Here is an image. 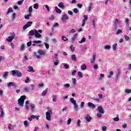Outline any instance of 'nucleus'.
Here are the masks:
<instances>
[{
    "label": "nucleus",
    "instance_id": "61",
    "mask_svg": "<svg viewBox=\"0 0 131 131\" xmlns=\"http://www.w3.org/2000/svg\"><path fill=\"white\" fill-rule=\"evenodd\" d=\"M104 49H105V50H110V49H111V47H110L109 46H105L104 47Z\"/></svg>",
    "mask_w": 131,
    "mask_h": 131
},
{
    "label": "nucleus",
    "instance_id": "31",
    "mask_svg": "<svg viewBox=\"0 0 131 131\" xmlns=\"http://www.w3.org/2000/svg\"><path fill=\"white\" fill-rule=\"evenodd\" d=\"M11 12H14V11L13 10V8H12V7H10L8 9L7 14H10V13H11Z\"/></svg>",
    "mask_w": 131,
    "mask_h": 131
},
{
    "label": "nucleus",
    "instance_id": "40",
    "mask_svg": "<svg viewBox=\"0 0 131 131\" xmlns=\"http://www.w3.org/2000/svg\"><path fill=\"white\" fill-rule=\"evenodd\" d=\"M74 106L75 111H78V104L76 103V104L74 105Z\"/></svg>",
    "mask_w": 131,
    "mask_h": 131
},
{
    "label": "nucleus",
    "instance_id": "60",
    "mask_svg": "<svg viewBox=\"0 0 131 131\" xmlns=\"http://www.w3.org/2000/svg\"><path fill=\"white\" fill-rule=\"evenodd\" d=\"M29 81H30V80H29V77H27V79L25 80V82L26 83H28V82H29Z\"/></svg>",
    "mask_w": 131,
    "mask_h": 131
},
{
    "label": "nucleus",
    "instance_id": "24",
    "mask_svg": "<svg viewBox=\"0 0 131 131\" xmlns=\"http://www.w3.org/2000/svg\"><path fill=\"white\" fill-rule=\"evenodd\" d=\"M23 91L24 93H29V87L26 86L24 89Z\"/></svg>",
    "mask_w": 131,
    "mask_h": 131
},
{
    "label": "nucleus",
    "instance_id": "27",
    "mask_svg": "<svg viewBox=\"0 0 131 131\" xmlns=\"http://www.w3.org/2000/svg\"><path fill=\"white\" fill-rule=\"evenodd\" d=\"M35 30H31L29 31V34H30V35H31V36H32V35H34V34H35Z\"/></svg>",
    "mask_w": 131,
    "mask_h": 131
},
{
    "label": "nucleus",
    "instance_id": "3",
    "mask_svg": "<svg viewBox=\"0 0 131 131\" xmlns=\"http://www.w3.org/2000/svg\"><path fill=\"white\" fill-rule=\"evenodd\" d=\"M40 33H42V30H35L34 36H35V38H41V37H42V36H41V34H40Z\"/></svg>",
    "mask_w": 131,
    "mask_h": 131
},
{
    "label": "nucleus",
    "instance_id": "44",
    "mask_svg": "<svg viewBox=\"0 0 131 131\" xmlns=\"http://www.w3.org/2000/svg\"><path fill=\"white\" fill-rule=\"evenodd\" d=\"M14 85V83L10 82L7 84V86L10 88V86H13Z\"/></svg>",
    "mask_w": 131,
    "mask_h": 131
},
{
    "label": "nucleus",
    "instance_id": "57",
    "mask_svg": "<svg viewBox=\"0 0 131 131\" xmlns=\"http://www.w3.org/2000/svg\"><path fill=\"white\" fill-rule=\"evenodd\" d=\"M52 100L54 102H56V101H57V98H56V96H55V95L52 96Z\"/></svg>",
    "mask_w": 131,
    "mask_h": 131
},
{
    "label": "nucleus",
    "instance_id": "38",
    "mask_svg": "<svg viewBox=\"0 0 131 131\" xmlns=\"http://www.w3.org/2000/svg\"><path fill=\"white\" fill-rule=\"evenodd\" d=\"M121 73V71H120V70H119L117 72V74H116V78H118V77H119V75H120V73Z\"/></svg>",
    "mask_w": 131,
    "mask_h": 131
},
{
    "label": "nucleus",
    "instance_id": "13",
    "mask_svg": "<svg viewBox=\"0 0 131 131\" xmlns=\"http://www.w3.org/2000/svg\"><path fill=\"white\" fill-rule=\"evenodd\" d=\"M55 12L56 13H57L58 14H61V13H62V10H61V9H59L58 8V7L56 6L55 7Z\"/></svg>",
    "mask_w": 131,
    "mask_h": 131
},
{
    "label": "nucleus",
    "instance_id": "4",
    "mask_svg": "<svg viewBox=\"0 0 131 131\" xmlns=\"http://www.w3.org/2000/svg\"><path fill=\"white\" fill-rule=\"evenodd\" d=\"M11 73L13 76H17V77H21L22 76V73L18 70L11 71Z\"/></svg>",
    "mask_w": 131,
    "mask_h": 131
},
{
    "label": "nucleus",
    "instance_id": "49",
    "mask_svg": "<svg viewBox=\"0 0 131 131\" xmlns=\"http://www.w3.org/2000/svg\"><path fill=\"white\" fill-rule=\"evenodd\" d=\"M124 38L127 40V41H128L129 40V37L126 35H124Z\"/></svg>",
    "mask_w": 131,
    "mask_h": 131
},
{
    "label": "nucleus",
    "instance_id": "30",
    "mask_svg": "<svg viewBox=\"0 0 131 131\" xmlns=\"http://www.w3.org/2000/svg\"><path fill=\"white\" fill-rule=\"evenodd\" d=\"M93 8V4H90L88 7V12L90 13L92 11V8Z\"/></svg>",
    "mask_w": 131,
    "mask_h": 131
},
{
    "label": "nucleus",
    "instance_id": "10",
    "mask_svg": "<svg viewBox=\"0 0 131 131\" xmlns=\"http://www.w3.org/2000/svg\"><path fill=\"white\" fill-rule=\"evenodd\" d=\"M97 111H98V112L101 113L102 114H104V110L103 109V107L101 106H98Z\"/></svg>",
    "mask_w": 131,
    "mask_h": 131
},
{
    "label": "nucleus",
    "instance_id": "23",
    "mask_svg": "<svg viewBox=\"0 0 131 131\" xmlns=\"http://www.w3.org/2000/svg\"><path fill=\"white\" fill-rule=\"evenodd\" d=\"M48 88H47L45 90L43 91V92L42 93V96L43 97H45V96H46V95H47V94H48Z\"/></svg>",
    "mask_w": 131,
    "mask_h": 131
},
{
    "label": "nucleus",
    "instance_id": "28",
    "mask_svg": "<svg viewBox=\"0 0 131 131\" xmlns=\"http://www.w3.org/2000/svg\"><path fill=\"white\" fill-rule=\"evenodd\" d=\"M81 70H85L86 69V65L85 64H83L81 66Z\"/></svg>",
    "mask_w": 131,
    "mask_h": 131
},
{
    "label": "nucleus",
    "instance_id": "26",
    "mask_svg": "<svg viewBox=\"0 0 131 131\" xmlns=\"http://www.w3.org/2000/svg\"><path fill=\"white\" fill-rule=\"evenodd\" d=\"M33 56L34 57H36V58L37 59H40V55L37 54V53H36V52H34L33 53Z\"/></svg>",
    "mask_w": 131,
    "mask_h": 131
},
{
    "label": "nucleus",
    "instance_id": "11",
    "mask_svg": "<svg viewBox=\"0 0 131 131\" xmlns=\"http://www.w3.org/2000/svg\"><path fill=\"white\" fill-rule=\"evenodd\" d=\"M38 53L39 54V55H41V56H42L43 55H46V51L40 49L38 51Z\"/></svg>",
    "mask_w": 131,
    "mask_h": 131
},
{
    "label": "nucleus",
    "instance_id": "16",
    "mask_svg": "<svg viewBox=\"0 0 131 131\" xmlns=\"http://www.w3.org/2000/svg\"><path fill=\"white\" fill-rule=\"evenodd\" d=\"M30 106L31 107V110L32 112H34V108H35V105L33 103H30Z\"/></svg>",
    "mask_w": 131,
    "mask_h": 131
},
{
    "label": "nucleus",
    "instance_id": "63",
    "mask_svg": "<svg viewBox=\"0 0 131 131\" xmlns=\"http://www.w3.org/2000/svg\"><path fill=\"white\" fill-rule=\"evenodd\" d=\"M102 131H106L107 130V127L105 126H103L102 128Z\"/></svg>",
    "mask_w": 131,
    "mask_h": 131
},
{
    "label": "nucleus",
    "instance_id": "39",
    "mask_svg": "<svg viewBox=\"0 0 131 131\" xmlns=\"http://www.w3.org/2000/svg\"><path fill=\"white\" fill-rule=\"evenodd\" d=\"M61 39H62V40H63V41H68V38H67V37L64 36H61Z\"/></svg>",
    "mask_w": 131,
    "mask_h": 131
},
{
    "label": "nucleus",
    "instance_id": "12",
    "mask_svg": "<svg viewBox=\"0 0 131 131\" xmlns=\"http://www.w3.org/2000/svg\"><path fill=\"white\" fill-rule=\"evenodd\" d=\"M85 119L88 122H91V120H92V118L90 117V115H87L86 117L85 118Z\"/></svg>",
    "mask_w": 131,
    "mask_h": 131
},
{
    "label": "nucleus",
    "instance_id": "52",
    "mask_svg": "<svg viewBox=\"0 0 131 131\" xmlns=\"http://www.w3.org/2000/svg\"><path fill=\"white\" fill-rule=\"evenodd\" d=\"M34 9H36V10L38 9V4H37V3L34 4Z\"/></svg>",
    "mask_w": 131,
    "mask_h": 131
},
{
    "label": "nucleus",
    "instance_id": "14",
    "mask_svg": "<svg viewBox=\"0 0 131 131\" xmlns=\"http://www.w3.org/2000/svg\"><path fill=\"white\" fill-rule=\"evenodd\" d=\"M8 75H9V72H4V74L3 75V77L4 78H5V79H7V77H8Z\"/></svg>",
    "mask_w": 131,
    "mask_h": 131
},
{
    "label": "nucleus",
    "instance_id": "62",
    "mask_svg": "<svg viewBox=\"0 0 131 131\" xmlns=\"http://www.w3.org/2000/svg\"><path fill=\"white\" fill-rule=\"evenodd\" d=\"M63 67L64 68V69H69V66H68V64H64L63 65Z\"/></svg>",
    "mask_w": 131,
    "mask_h": 131
},
{
    "label": "nucleus",
    "instance_id": "35",
    "mask_svg": "<svg viewBox=\"0 0 131 131\" xmlns=\"http://www.w3.org/2000/svg\"><path fill=\"white\" fill-rule=\"evenodd\" d=\"M25 50V45L22 44L20 48V51H24Z\"/></svg>",
    "mask_w": 131,
    "mask_h": 131
},
{
    "label": "nucleus",
    "instance_id": "53",
    "mask_svg": "<svg viewBox=\"0 0 131 131\" xmlns=\"http://www.w3.org/2000/svg\"><path fill=\"white\" fill-rule=\"evenodd\" d=\"M120 33H122V30L119 29L117 30L116 34H117V35L119 34Z\"/></svg>",
    "mask_w": 131,
    "mask_h": 131
},
{
    "label": "nucleus",
    "instance_id": "45",
    "mask_svg": "<svg viewBox=\"0 0 131 131\" xmlns=\"http://www.w3.org/2000/svg\"><path fill=\"white\" fill-rule=\"evenodd\" d=\"M125 93L126 94H130L131 93V90L130 89H126L125 90Z\"/></svg>",
    "mask_w": 131,
    "mask_h": 131
},
{
    "label": "nucleus",
    "instance_id": "54",
    "mask_svg": "<svg viewBox=\"0 0 131 131\" xmlns=\"http://www.w3.org/2000/svg\"><path fill=\"white\" fill-rule=\"evenodd\" d=\"M72 119L71 118H69L68 121H67V124L68 125H69L70 124V123H71V121H72Z\"/></svg>",
    "mask_w": 131,
    "mask_h": 131
},
{
    "label": "nucleus",
    "instance_id": "34",
    "mask_svg": "<svg viewBox=\"0 0 131 131\" xmlns=\"http://www.w3.org/2000/svg\"><path fill=\"white\" fill-rule=\"evenodd\" d=\"M114 74V73H113V71H111L109 73V75L107 76L108 78H111V77H112V75H113Z\"/></svg>",
    "mask_w": 131,
    "mask_h": 131
},
{
    "label": "nucleus",
    "instance_id": "33",
    "mask_svg": "<svg viewBox=\"0 0 131 131\" xmlns=\"http://www.w3.org/2000/svg\"><path fill=\"white\" fill-rule=\"evenodd\" d=\"M30 89L31 91H34V89H35V86L33 84H31L30 86Z\"/></svg>",
    "mask_w": 131,
    "mask_h": 131
},
{
    "label": "nucleus",
    "instance_id": "1",
    "mask_svg": "<svg viewBox=\"0 0 131 131\" xmlns=\"http://www.w3.org/2000/svg\"><path fill=\"white\" fill-rule=\"evenodd\" d=\"M26 99V96L25 95H23L20 96V98L18 100V104L20 107H23L24 106V101Z\"/></svg>",
    "mask_w": 131,
    "mask_h": 131
},
{
    "label": "nucleus",
    "instance_id": "15",
    "mask_svg": "<svg viewBox=\"0 0 131 131\" xmlns=\"http://www.w3.org/2000/svg\"><path fill=\"white\" fill-rule=\"evenodd\" d=\"M58 6L59 8H60V9H64L65 8V6H64V3L60 2V3L58 4Z\"/></svg>",
    "mask_w": 131,
    "mask_h": 131
},
{
    "label": "nucleus",
    "instance_id": "59",
    "mask_svg": "<svg viewBox=\"0 0 131 131\" xmlns=\"http://www.w3.org/2000/svg\"><path fill=\"white\" fill-rule=\"evenodd\" d=\"M32 43V42L31 41H30L29 42H27V47H31Z\"/></svg>",
    "mask_w": 131,
    "mask_h": 131
},
{
    "label": "nucleus",
    "instance_id": "5",
    "mask_svg": "<svg viewBox=\"0 0 131 131\" xmlns=\"http://www.w3.org/2000/svg\"><path fill=\"white\" fill-rule=\"evenodd\" d=\"M32 43V46H33V47H35L36 45H38L37 47L39 48H41L42 47L41 41L40 40H34Z\"/></svg>",
    "mask_w": 131,
    "mask_h": 131
},
{
    "label": "nucleus",
    "instance_id": "51",
    "mask_svg": "<svg viewBox=\"0 0 131 131\" xmlns=\"http://www.w3.org/2000/svg\"><path fill=\"white\" fill-rule=\"evenodd\" d=\"M98 97L99 99H104L105 98V96L103 94H98Z\"/></svg>",
    "mask_w": 131,
    "mask_h": 131
},
{
    "label": "nucleus",
    "instance_id": "25",
    "mask_svg": "<svg viewBox=\"0 0 131 131\" xmlns=\"http://www.w3.org/2000/svg\"><path fill=\"white\" fill-rule=\"evenodd\" d=\"M29 70H28V72H35L34 70H33V67H29Z\"/></svg>",
    "mask_w": 131,
    "mask_h": 131
},
{
    "label": "nucleus",
    "instance_id": "32",
    "mask_svg": "<svg viewBox=\"0 0 131 131\" xmlns=\"http://www.w3.org/2000/svg\"><path fill=\"white\" fill-rule=\"evenodd\" d=\"M28 104H29V101H27L26 102V105H25V108L26 109H27V110H28V109H29V106H28Z\"/></svg>",
    "mask_w": 131,
    "mask_h": 131
},
{
    "label": "nucleus",
    "instance_id": "18",
    "mask_svg": "<svg viewBox=\"0 0 131 131\" xmlns=\"http://www.w3.org/2000/svg\"><path fill=\"white\" fill-rule=\"evenodd\" d=\"M96 61V54H94L92 57V60L91 61V64H94Z\"/></svg>",
    "mask_w": 131,
    "mask_h": 131
},
{
    "label": "nucleus",
    "instance_id": "2",
    "mask_svg": "<svg viewBox=\"0 0 131 131\" xmlns=\"http://www.w3.org/2000/svg\"><path fill=\"white\" fill-rule=\"evenodd\" d=\"M52 114H53L52 110H49L46 112V119L48 121H51L52 119Z\"/></svg>",
    "mask_w": 131,
    "mask_h": 131
},
{
    "label": "nucleus",
    "instance_id": "46",
    "mask_svg": "<svg viewBox=\"0 0 131 131\" xmlns=\"http://www.w3.org/2000/svg\"><path fill=\"white\" fill-rule=\"evenodd\" d=\"M102 114H102V113L99 112L97 114V117L98 118H101V117H102Z\"/></svg>",
    "mask_w": 131,
    "mask_h": 131
},
{
    "label": "nucleus",
    "instance_id": "43",
    "mask_svg": "<svg viewBox=\"0 0 131 131\" xmlns=\"http://www.w3.org/2000/svg\"><path fill=\"white\" fill-rule=\"evenodd\" d=\"M120 20L118 19H116L115 21V25H117L118 24H119L120 23Z\"/></svg>",
    "mask_w": 131,
    "mask_h": 131
},
{
    "label": "nucleus",
    "instance_id": "55",
    "mask_svg": "<svg viewBox=\"0 0 131 131\" xmlns=\"http://www.w3.org/2000/svg\"><path fill=\"white\" fill-rule=\"evenodd\" d=\"M70 86V84L69 83H67L64 85V88H65L66 89H68V88H69Z\"/></svg>",
    "mask_w": 131,
    "mask_h": 131
},
{
    "label": "nucleus",
    "instance_id": "42",
    "mask_svg": "<svg viewBox=\"0 0 131 131\" xmlns=\"http://www.w3.org/2000/svg\"><path fill=\"white\" fill-rule=\"evenodd\" d=\"M8 128L10 131L13 130V125L10 124V125L8 126Z\"/></svg>",
    "mask_w": 131,
    "mask_h": 131
},
{
    "label": "nucleus",
    "instance_id": "9",
    "mask_svg": "<svg viewBox=\"0 0 131 131\" xmlns=\"http://www.w3.org/2000/svg\"><path fill=\"white\" fill-rule=\"evenodd\" d=\"M15 38V35L8 37V38L6 39V40L8 42H12L13 41V39Z\"/></svg>",
    "mask_w": 131,
    "mask_h": 131
},
{
    "label": "nucleus",
    "instance_id": "8",
    "mask_svg": "<svg viewBox=\"0 0 131 131\" xmlns=\"http://www.w3.org/2000/svg\"><path fill=\"white\" fill-rule=\"evenodd\" d=\"M88 106L89 108H92V109H96V105L92 102H88Z\"/></svg>",
    "mask_w": 131,
    "mask_h": 131
},
{
    "label": "nucleus",
    "instance_id": "19",
    "mask_svg": "<svg viewBox=\"0 0 131 131\" xmlns=\"http://www.w3.org/2000/svg\"><path fill=\"white\" fill-rule=\"evenodd\" d=\"M39 117H40V116L32 115V118L36 119V120H39Z\"/></svg>",
    "mask_w": 131,
    "mask_h": 131
},
{
    "label": "nucleus",
    "instance_id": "64",
    "mask_svg": "<svg viewBox=\"0 0 131 131\" xmlns=\"http://www.w3.org/2000/svg\"><path fill=\"white\" fill-rule=\"evenodd\" d=\"M119 120V118L118 117V116L114 118V121H118Z\"/></svg>",
    "mask_w": 131,
    "mask_h": 131
},
{
    "label": "nucleus",
    "instance_id": "36",
    "mask_svg": "<svg viewBox=\"0 0 131 131\" xmlns=\"http://www.w3.org/2000/svg\"><path fill=\"white\" fill-rule=\"evenodd\" d=\"M79 43H83V42H85V38L83 37L80 41H78Z\"/></svg>",
    "mask_w": 131,
    "mask_h": 131
},
{
    "label": "nucleus",
    "instance_id": "58",
    "mask_svg": "<svg viewBox=\"0 0 131 131\" xmlns=\"http://www.w3.org/2000/svg\"><path fill=\"white\" fill-rule=\"evenodd\" d=\"M78 77L80 78L81 77H82V73H81V72H79L78 73Z\"/></svg>",
    "mask_w": 131,
    "mask_h": 131
},
{
    "label": "nucleus",
    "instance_id": "6",
    "mask_svg": "<svg viewBox=\"0 0 131 131\" xmlns=\"http://www.w3.org/2000/svg\"><path fill=\"white\" fill-rule=\"evenodd\" d=\"M32 25V21H28L27 23V24L23 27V29L24 30H25V29H27V28H28V27H30Z\"/></svg>",
    "mask_w": 131,
    "mask_h": 131
},
{
    "label": "nucleus",
    "instance_id": "20",
    "mask_svg": "<svg viewBox=\"0 0 131 131\" xmlns=\"http://www.w3.org/2000/svg\"><path fill=\"white\" fill-rule=\"evenodd\" d=\"M70 102L71 103H72V104H73V105H76V101L75 100H74V98H71L70 99Z\"/></svg>",
    "mask_w": 131,
    "mask_h": 131
},
{
    "label": "nucleus",
    "instance_id": "17",
    "mask_svg": "<svg viewBox=\"0 0 131 131\" xmlns=\"http://www.w3.org/2000/svg\"><path fill=\"white\" fill-rule=\"evenodd\" d=\"M77 38V34H75L73 35L71 39L72 41H75Z\"/></svg>",
    "mask_w": 131,
    "mask_h": 131
},
{
    "label": "nucleus",
    "instance_id": "29",
    "mask_svg": "<svg viewBox=\"0 0 131 131\" xmlns=\"http://www.w3.org/2000/svg\"><path fill=\"white\" fill-rule=\"evenodd\" d=\"M92 25L94 28H96V19L93 18L92 19Z\"/></svg>",
    "mask_w": 131,
    "mask_h": 131
},
{
    "label": "nucleus",
    "instance_id": "48",
    "mask_svg": "<svg viewBox=\"0 0 131 131\" xmlns=\"http://www.w3.org/2000/svg\"><path fill=\"white\" fill-rule=\"evenodd\" d=\"M73 12L74 13H75V14H77V13H78V12H79V10H78V9H77V8H74L73 9Z\"/></svg>",
    "mask_w": 131,
    "mask_h": 131
},
{
    "label": "nucleus",
    "instance_id": "37",
    "mask_svg": "<svg viewBox=\"0 0 131 131\" xmlns=\"http://www.w3.org/2000/svg\"><path fill=\"white\" fill-rule=\"evenodd\" d=\"M117 49V43H115L113 45V50L115 51Z\"/></svg>",
    "mask_w": 131,
    "mask_h": 131
},
{
    "label": "nucleus",
    "instance_id": "56",
    "mask_svg": "<svg viewBox=\"0 0 131 131\" xmlns=\"http://www.w3.org/2000/svg\"><path fill=\"white\" fill-rule=\"evenodd\" d=\"M125 22L127 25H128V24H129V19L128 18H126Z\"/></svg>",
    "mask_w": 131,
    "mask_h": 131
},
{
    "label": "nucleus",
    "instance_id": "22",
    "mask_svg": "<svg viewBox=\"0 0 131 131\" xmlns=\"http://www.w3.org/2000/svg\"><path fill=\"white\" fill-rule=\"evenodd\" d=\"M72 85H76V79H75V78L72 79Z\"/></svg>",
    "mask_w": 131,
    "mask_h": 131
},
{
    "label": "nucleus",
    "instance_id": "41",
    "mask_svg": "<svg viewBox=\"0 0 131 131\" xmlns=\"http://www.w3.org/2000/svg\"><path fill=\"white\" fill-rule=\"evenodd\" d=\"M27 60H28V57H27V56L26 55L24 56V57L23 58V61L24 62H26Z\"/></svg>",
    "mask_w": 131,
    "mask_h": 131
},
{
    "label": "nucleus",
    "instance_id": "50",
    "mask_svg": "<svg viewBox=\"0 0 131 131\" xmlns=\"http://www.w3.org/2000/svg\"><path fill=\"white\" fill-rule=\"evenodd\" d=\"M60 62V60H56L55 62H54V65L55 66H57L59 64V63Z\"/></svg>",
    "mask_w": 131,
    "mask_h": 131
},
{
    "label": "nucleus",
    "instance_id": "21",
    "mask_svg": "<svg viewBox=\"0 0 131 131\" xmlns=\"http://www.w3.org/2000/svg\"><path fill=\"white\" fill-rule=\"evenodd\" d=\"M71 58L72 61H76V55L75 54H72Z\"/></svg>",
    "mask_w": 131,
    "mask_h": 131
},
{
    "label": "nucleus",
    "instance_id": "47",
    "mask_svg": "<svg viewBox=\"0 0 131 131\" xmlns=\"http://www.w3.org/2000/svg\"><path fill=\"white\" fill-rule=\"evenodd\" d=\"M75 29H72V30H70L69 31V33H70V34H71L72 33H74V32H75Z\"/></svg>",
    "mask_w": 131,
    "mask_h": 131
},
{
    "label": "nucleus",
    "instance_id": "7",
    "mask_svg": "<svg viewBox=\"0 0 131 131\" xmlns=\"http://www.w3.org/2000/svg\"><path fill=\"white\" fill-rule=\"evenodd\" d=\"M69 16L66 14H64L63 16L61 17V20L63 22H65L66 20H69Z\"/></svg>",
    "mask_w": 131,
    "mask_h": 131
}]
</instances>
